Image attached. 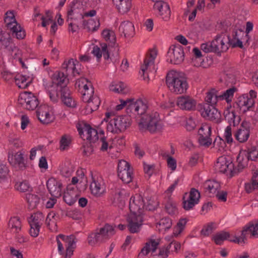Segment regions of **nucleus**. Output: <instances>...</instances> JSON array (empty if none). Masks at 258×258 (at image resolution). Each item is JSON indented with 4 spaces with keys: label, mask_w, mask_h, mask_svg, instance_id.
<instances>
[{
    "label": "nucleus",
    "mask_w": 258,
    "mask_h": 258,
    "mask_svg": "<svg viewBox=\"0 0 258 258\" xmlns=\"http://www.w3.org/2000/svg\"><path fill=\"white\" fill-rule=\"evenodd\" d=\"M126 106L128 114L141 117L139 122L140 128L142 130L147 129L150 133L161 132L164 127V124L157 112H148V105L146 101L141 99H119L115 107L116 111L122 109Z\"/></svg>",
    "instance_id": "f257e3e1"
},
{
    "label": "nucleus",
    "mask_w": 258,
    "mask_h": 258,
    "mask_svg": "<svg viewBox=\"0 0 258 258\" xmlns=\"http://www.w3.org/2000/svg\"><path fill=\"white\" fill-rule=\"evenodd\" d=\"M156 205L153 199H148L144 194H136L131 197L129 202L131 213L127 218V227L131 233H137L140 230L143 222L144 210H153Z\"/></svg>",
    "instance_id": "f03ea898"
},
{
    "label": "nucleus",
    "mask_w": 258,
    "mask_h": 258,
    "mask_svg": "<svg viewBox=\"0 0 258 258\" xmlns=\"http://www.w3.org/2000/svg\"><path fill=\"white\" fill-rule=\"evenodd\" d=\"M100 2V0H88L87 4L84 5L80 2H73L68 9L67 21L79 22L85 17H95L97 14L96 10L88 11L87 9L96 7Z\"/></svg>",
    "instance_id": "7ed1b4c3"
},
{
    "label": "nucleus",
    "mask_w": 258,
    "mask_h": 258,
    "mask_svg": "<svg viewBox=\"0 0 258 258\" xmlns=\"http://www.w3.org/2000/svg\"><path fill=\"white\" fill-rule=\"evenodd\" d=\"M75 85L82 93L83 101L87 103L85 113L90 114L97 110L101 101L97 95L94 94V88L91 82L86 78H81L77 81Z\"/></svg>",
    "instance_id": "20e7f679"
},
{
    "label": "nucleus",
    "mask_w": 258,
    "mask_h": 258,
    "mask_svg": "<svg viewBox=\"0 0 258 258\" xmlns=\"http://www.w3.org/2000/svg\"><path fill=\"white\" fill-rule=\"evenodd\" d=\"M158 51L156 48L150 49L144 59L143 64L139 72L143 79L149 81L150 76H154L158 69L159 60L157 59Z\"/></svg>",
    "instance_id": "39448f33"
},
{
    "label": "nucleus",
    "mask_w": 258,
    "mask_h": 258,
    "mask_svg": "<svg viewBox=\"0 0 258 258\" xmlns=\"http://www.w3.org/2000/svg\"><path fill=\"white\" fill-rule=\"evenodd\" d=\"M57 250L63 258H71L76 248L77 240L73 235L59 234L56 237Z\"/></svg>",
    "instance_id": "423d86ee"
},
{
    "label": "nucleus",
    "mask_w": 258,
    "mask_h": 258,
    "mask_svg": "<svg viewBox=\"0 0 258 258\" xmlns=\"http://www.w3.org/2000/svg\"><path fill=\"white\" fill-rule=\"evenodd\" d=\"M166 84L169 90L176 94L185 93L188 88L185 79L175 71H171L167 74Z\"/></svg>",
    "instance_id": "0eeeda50"
},
{
    "label": "nucleus",
    "mask_w": 258,
    "mask_h": 258,
    "mask_svg": "<svg viewBox=\"0 0 258 258\" xmlns=\"http://www.w3.org/2000/svg\"><path fill=\"white\" fill-rule=\"evenodd\" d=\"M257 93L253 90H250L249 96L244 94L239 96L236 99L234 108L239 113H244L249 110L254 106Z\"/></svg>",
    "instance_id": "6e6552de"
},
{
    "label": "nucleus",
    "mask_w": 258,
    "mask_h": 258,
    "mask_svg": "<svg viewBox=\"0 0 258 258\" xmlns=\"http://www.w3.org/2000/svg\"><path fill=\"white\" fill-rule=\"evenodd\" d=\"M4 21L7 29L11 31L13 36L18 39H23L25 37V31L17 22L14 11L9 10L5 13Z\"/></svg>",
    "instance_id": "1a4fd4ad"
},
{
    "label": "nucleus",
    "mask_w": 258,
    "mask_h": 258,
    "mask_svg": "<svg viewBox=\"0 0 258 258\" xmlns=\"http://www.w3.org/2000/svg\"><path fill=\"white\" fill-rule=\"evenodd\" d=\"M131 124V118L128 115H120L111 119L107 125V131L118 133L124 131Z\"/></svg>",
    "instance_id": "9d476101"
},
{
    "label": "nucleus",
    "mask_w": 258,
    "mask_h": 258,
    "mask_svg": "<svg viewBox=\"0 0 258 258\" xmlns=\"http://www.w3.org/2000/svg\"><path fill=\"white\" fill-rule=\"evenodd\" d=\"M240 235L234 237V239H230L231 242L237 243H244L245 239L248 236L253 238H258V222L256 220L252 221L247 224L243 229L240 231Z\"/></svg>",
    "instance_id": "9b49d317"
},
{
    "label": "nucleus",
    "mask_w": 258,
    "mask_h": 258,
    "mask_svg": "<svg viewBox=\"0 0 258 258\" xmlns=\"http://www.w3.org/2000/svg\"><path fill=\"white\" fill-rule=\"evenodd\" d=\"M18 101L24 108L28 110H35L39 104V101L36 95L32 92L26 91L20 94Z\"/></svg>",
    "instance_id": "f8f14e48"
},
{
    "label": "nucleus",
    "mask_w": 258,
    "mask_h": 258,
    "mask_svg": "<svg viewBox=\"0 0 258 258\" xmlns=\"http://www.w3.org/2000/svg\"><path fill=\"white\" fill-rule=\"evenodd\" d=\"M36 115L38 120L43 124H48L55 119L53 108L47 104L40 105L37 111Z\"/></svg>",
    "instance_id": "ddd939ff"
},
{
    "label": "nucleus",
    "mask_w": 258,
    "mask_h": 258,
    "mask_svg": "<svg viewBox=\"0 0 258 258\" xmlns=\"http://www.w3.org/2000/svg\"><path fill=\"white\" fill-rule=\"evenodd\" d=\"M92 181L90 189L91 194L96 197H101L106 192V184L102 177L95 174L92 176Z\"/></svg>",
    "instance_id": "4468645a"
},
{
    "label": "nucleus",
    "mask_w": 258,
    "mask_h": 258,
    "mask_svg": "<svg viewBox=\"0 0 258 258\" xmlns=\"http://www.w3.org/2000/svg\"><path fill=\"white\" fill-rule=\"evenodd\" d=\"M76 127L79 134L83 140H87L92 142H95L98 140V136L97 131L91 127L84 122L78 123Z\"/></svg>",
    "instance_id": "2eb2a0df"
},
{
    "label": "nucleus",
    "mask_w": 258,
    "mask_h": 258,
    "mask_svg": "<svg viewBox=\"0 0 258 258\" xmlns=\"http://www.w3.org/2000/svg\"><path fill=\"white\" fill-rule=\"evenodd\" d=\"M160 241V238L156 236H151L141 249L138 258H149V254L154 252L157 249Z\"/></svg>",
    "instance_id": "dca6fc26"
},
{
    "label": "nucleus",
    "mask_w": 258,
    "mask_h": 258,
    "mask_svg": "<svg viewBox=\"0 0 258 258\" xmlns=\"http://www.w3.org/2000/svg\"><path fill=\"white\" fill-rule=\"evenodd\" d=\"M118 176L125 183H129L133 179V171L129 163L124 160L119 161L118 164Z\"/></svg>",
    "instance_id": "f3484780"
},
{
    "label": "nucleus",
    "mask_w": 258,
    "mask_h": 258,
    "mask_svg": "<svg viewBox=\"0 0 258 258\" xmlns=\"http://www.w3.org/2000/svg\"><path fill=\"white\" fill-rule=\"evenodd\" d=\"M249 39V35L245 34L241 30H236L231 37H229L228 47L231 45L232 47H243V44H246Z\"/></svg>",
    "instance_id": "a211bd4d"
},
{
    "label": "nucleus",
    "mask_w": 258,
    "mask_h": 258,
    "mask_svg": "<svg viewBox=\"0 0 258 258\" xmlns=\"http://www.w3.org/2000/svg\"><path fill=\"white\" fill-rule=\"evenodd\" d=\"M200 198L199 191L192 188L189 193H186L183 197V208L185 210H190L196 205L198 204Z\"/></svg>",
    "instance_id": "6ab92c4d"
},
{
    "label": "nucleus",
    "mask_w": 258,
    "mask_h": 258,
    "mask_svg": "<svg viewBox=\"0 0 258 258\" xmlns=\"http://www.w3.org/2000/svg\"><path fill=\"white\" fill-rule=\"evenodd\" d=\"M168 57L172 63H181L184 58L183 48L179 45L171 46L168 51Z\"/></svg>",
    "instance_id": "aec40b11"
},
{
    "label": "nucleus",
    "mask_w": 258,
    "mask_h": 258,
    "mask_svg": "<svg viewBox=\"0 0 258 258\" xmlns=\"http://www.w3.org/2000/svg\"><path fill=\"white\" fill-rule=\"evenodd\" d=\"M229 36L222 33L217 35L211 41L216 53H221L227 51L228 49Z\"/></svg>",
    "instance_id": "412c9836"
},
{
    "label": "nucleus",
    "mask_w": 258,
    "mask_h": 258,
    "mask_svg": "<svg viewBox=\"0 0 258 258\" xmlns=\"http://www.w3.org/2000/svg\"><path fill=\"white\" fill-rule=\"evenodd\" d=\"M97 44H92L90 45V48H92L91 53L96 57L97 60L99 61L102 56L104 58L107 60H111L112 58L110 57L109 52L107 49V45L104 43L98 42Z\"/></svg>",
    "instance_id": "4be33fe9"
},
{
    "label": "nucleus",
    "mask_w": 258,
    "mask_h": 258,
    "mask_svg": "<svg viewBox=\"0 0 258 258\" xmlns=\"http://www.w3.org/2000/svg\"><path fill=\"white\" fill-rule=\"evenodd\" d=\"M211 134V126L206 123L202 124L198 131L199 143L201 146H209L212 144Z\"/></svg>",
    "instance_id": "5701e85b"
},
{
    "label": "nucleus",
    "mask_w": 258,
    "mask_h": 258,
    "mask_svg": "<svg viewBox=\"0 0 258 258\" xmlns=\"http://www.w3.org/2000/svg\"><path fill=\"white\" fill-rule=\"evenodd\" d=\"M197 104V101L189 96H179L176 100L177 106L183 110H194L196 109Z\"/></svg>",
    "instance_id": "b1692460"
},
{
    "label": "nucleus",
    "mask_w": 258,
    "mask_h": 258,
    "mask_svg": "<svg viewBox=\"0 0 258 258\" xmlns=\"http://www.w3.org/2000/svg\"><path fill=\"white\" fill-rule=\"evenodd\" d=\"M155 2L154 10L164 21H168L170 17V10L169 5L162 0H152Z\"/></svg>",
    "instance_id": "393cba45"
},
{
    "label": "nucleus",
    "mask_w": 258,
    "mask_h": 258,
    "mask_svg": "<svg viewBox=\"0 0 258 258\" xmlns=\"http://www.w3.org/2000/svg\"><path fill=\"white\" fill-rule=\"evenodd\" d=\"M200 111L202 116L206 119L216 121L220 119V113L214 106L205 104Z\"/></svg>",
    "instance_id": "a878e982"
},
{
    "label": "nucleus",
    "mask_w": 258,
    "mask_h": 258,
    "mask_svg": "<svg viewBox=\"0 0 258 258\" xmlns=\"http://www.w3.org/2000/svg\"><path fill=\"white\" fill-rule=\"evenodd\" d=\"M63 69L66 70L68 75L75 77L80 74L81 64L76 59L71 58L65 61L62 64Z\"/></svg>",
    "instance_id": "bb28decb"
},
{
    "label": "nucleus",
    "mask_w": 258,
    "mask_h": 258,
    "mask_svg": "<svg viewBox=\"0 0 258 258\" xmlns=\"http://www.w3.org/2000/svg\"><path fill=\"white\" fill-rule=\"evenodd\" d=\"M249 123L246 121H243L242 122L239 127L235 132L234 137L239 142L244 143L249 138Z\"/></svg>",
    "instance_id": "cd10ccee"
},
{
    "label": "nucleus",
    "mask_w": 258,
    "mask_h": 258,
    "mask_svg": "<svg viewBox=\"0 0 258 258\" xmlns=\"http://www.w3.org/2000/svg\"><path fill=\"white\" fill-rule=\"evenodd\" d=\"M234 169V165L230 160L224 156L218 158L215 164V169L221 173L231 172Z\"/></svg>",
    "instance_id": "c85d7f7f"
},
{
    "label": "nucleus",
    "mask_w": 258,
    "mask_h": 258,
    "mask_svg": "<svg viewBox=\"0 0 258 258\" xmlns=\"http://www.w3.org/2000/svg\"><path fill=\"white\" fill-rule=\"evenodd\" d=\"M46 185L49 192L53 197L58 198L61 196L62 183L60 180L51 177L47 180Z\"/></svg>",
    "instance_id": "c756f323"
},
{
    "label": "nucleus",
    "mask_w": 258,
    "mask_h": 258,
    "mask_svg": "<svg viewBox=\"0 0 258 258\" xmlns=\"http://www.w3.org/2000/svg\"><path fill=\"white\" fill-rule=\"evenodd\" d=\"M8 160L9 163L14 166H18L20 168L25 167L24 152L18 151L17 152L10 151L8 154Z\"/></svg>",
    "instance_id": "7c9ffc66"
},
{
    "label": "nucleus",
    "mask_w": 258,
    "mask_h": 258,
    "mask_svg": "<svg viewBox=\"0 0 258 258\" xmlns=\"http://www.w3.org/2000/svg\"><path fill=\"white\" fill-rule=\"evenodd\" d=\"M118 12L121 14H125L130 11L132 8V0H112Z\"/></svg>",
    "instance_id": "2f4dec72"
},
{
    "label": "nucleus",
    "mask_w": 258,
    "mask_h": 258,
    "mask_svg": "<svg viewBox=\"0 0 258 258\" xmlns=\"http://www.w3.org/2000/svg\"><path fill=\"white\" fill-rule=\"evenodd\" d=\"M100 26V21L97 18H91L88 20L84 19L82 21L83 28L89 32H94L97 31Z\"/></svg>",
    "instance_id": "473e14b6"
},
{
    "label": "nucleus",
    "mask_w": 258,
    "mask_h": 258,
    "mask_svg": "<svg viewBox=\"0 0 258 258\" xmlns=\"http://www.w3.org/2000/svg\"><path fill=\"white\" fill-rule=\"evenodd\" d=\"M102 36L103 38L109 42L110 46L114 47L116 50V56H118V45L116 43V38L114 32L111 30L105 29L102 32Z\"/></svg>",
    "instance_id": "72a5a7b5"
},
{
    "label": "nucleus",
    "mask_w": 258,
    "mask_h": 258,
    "mask_svg": "<svg viewBox=\"0 0 258 258\" xmlns=\"http://www.w3.org/2000/svg\"><path fill=\"white\" fill-rule=\"evenodd\" d=\"M119 30L125 37H132L135 34L134 26L129 21L122 22L119 26Z\"/></svg>",
    "instance_id": "f704fd0d"
},
{
    "label": "nucleus",
    "mask_w": 258,
    "mask_h": 258,
    "mask_svg": "<svg viewBox=\"0 0 258 258\" xmlns=\"http://www.w3.org/2000/svg\"><path fill=\"white\" fill-rule=\"evenodd\" d=\"M204 187L206 192L210 194V196H214V195L219 191L220 188V184L219 182L215 180H209L206 181L204 184Z\"/></svg>",
    "instance_id": "c9c22d12"
},
{
    "label": "nucleus",
    "mask_w": 258,
    "mask_h": 258,
    "mask_svg": "<svg viewBox=\"0 0 258 258\" xmlns=\"http://www.w3.org/2000/svg\"><path fill=\"white\" fill-rule=\"evenodd\" d=\"M61 100L68 107L75 108L77 106L76 101L72 97L68 88H64L61 90Z\"/></svg>",
    "instance_id": "e433bc0d"
},
{
    "label": "nucleus",
    "mask_w": 258,
    "mask_h": 258,
    "mask_svg": "<svg viewBox=\"0 0 258 258\" xmlns=\"http://www.w3.org/2000/svg\"><path fill=\"white\" fill-rule=\"evenodd\" d=\"M15 82L19 88L25 89L30 85L31 79L28 76L18 74L15 77Z\"/></svg>",
    "instance_id": "4c0bfd02"
},
{
    "label": "nucleus",
    "mask_w": 258,
    "mask_h": 258,
    "mask_svg": "<svg viewBox=\"0 0 258 258\" xmlns=\"http://www.w3.org/2000/svg\"><path fill=\"white\" fill-rule=\"evenodd\" d=\"M110 91L115 93L125 94L128 91L126 85L120 81H114L109 86Z\"/></svg>",
    "instance_id": "58836bf2"
},
{
    "label": "nucleus",
    "mask_w": 258,
    "mask_h": 258,
    "mask_svg": "<svg viewBox=\"0 0 258 258\" xmlns=\"http://www.w3.org/2000/svg\"><path fill=\"white\" fill-rule=\"evenodd\" d=\"M224 114L226 119H227L230 123H232L233 125H236L239 121V116L236 115L235 112L232 108L231 105L228 107L224 111Z\"/></svg>",
    "instance_id": "ea45409f"
},
{
    "label": "nucleus",
    "mask_w": 258,
    "mask_h": 258,
    "mask_svg": "<svg viewBox=\"0 0 258 258\" xmlns=\"http://www.w3.org/2000/svg\"><path fill=\"white\" fill-rule=\"evenodd\" d=\"M220 95L218 94L216 90L212 89L207 93L205 101L210 105L214 106L217 104L220 100Z\"/></svg>",
    "instance_id": "a19ab883"
},
{
    "label": "nucleus",
    "mask_w": 258,
    "mask_h": 258,
    "mask_svg": "<svg viewBox=\"0 0 258 258\" xmlns=\"http://www.w3.org/2000/svg\"><path fill=\"white\" fill-rule=\"evenodd\" d=\"M236 235H230V234L225 231H221L216 234L213 237V239L217 244L220 245L225 240H230V239H234Z\"/></svg>",
    "instance_id": "79ce46f5"
},
{
    "label": "nucleus",
    "mask_w": 258,
    "mask_h": 258,
    "mask_svg": "<svg viewBox=\"0 0 258 258\" xmlns=\"http://www.w3.org/2000/svg\"><path fill=\"white\" fill-rule=\"evenodd\" d=\"M188 221L187 218H181L177 222L176 225L174 227L172 234L174 237H178L184 231L186 223Z\"/></svg>",
    "instance_id": "37998d69"
},
{
    "label": "nucleus",
    "mask_w": 258,
    "mask_h": 258,
    "mask_svg": "<svg viewBox=\"0 0 258 258\" xmlns=\"http://www.w3.org/2000/svg\"><path fill=\"white\" fill-rule=\"evenodd\" d=\"M103 241L108 239L110 237L114 234L113 227L108 224L105 225L101 228L98 232Z\"/></svg>",
    "instance_id": "c03bdc74"
},
{
    "label": "nucleus",
    "mask_w": 258,
    "mask_h": 258,
    "mask_svg": "<svg viewBox=\"0 0 258 258\" xmlns=\"http://www.w3.org/2000/svg\"><path fill=\"white\" fill-rule=\"evenodd\" d=\"M238 73L233 70L227 71L224 77L225 83L227 85L235 84L237 79Z\"/></svg>",
    "instance_id": "a18cd8bd"
},
{
    "label": "nucleus",
    "mask_w": 258,
    "mask_h": 258,
    "mask_svg": "<svg viewBox=\"0 0 258 258\" xmlns=\"http://www.w3.org/2000/svg\"><path fill=\"white\" fill-rule=\"evenodd\" d=\"M67 81V76L62 72H56L53 75L52 82L54 85L62 87L66 85Z\"/></svg>",
    "instance_id": "49530a36"
},
{
    "label": "nucleus",
    "mask_w": 258,
    "mask_h": 258,
    "mask_svg": "<svg viewBox=\"0 0 258 258\" xmlns=\"http://www.w3.org/2000/svg\"><path fill=\"white\" fill-rule=\"evenodd\" d=\"M87 182L86 178L85 176L83 170H78L76 172V175L72 179V183L73 184L78 183L81 186H83L82 189H85V185Z\"/></svg>",
    "instance_id": "de8ad7c7"
},
{
    "label": "nucleus",
    "mask_w": 258,
    "mask_h": 258,
    "mask_svg": "<svg viewBox=\"0 0 258 258\" xmlns=\"http://www.w3.org/2000/svg\"><path fill=\"white\" fill-rule=\"evenodd\" d=\"M21 227L20 219L18 217L11 218L8 224V229L11 232L15 233L18 232Z\"/></svg>",
    "instance_id": "09e8293b"
},
{
    "label": "nucleus",
    "mask_w": 258,
    "mask_h": 258,
    "mask_svg": "<svg viewBox=\"0 0 258 258\" xmlns=\"http://www.w3.org/2000/svg\"><path fill=\"white\" fill-rule=\"evenodd\" d=\"M12 55L14 57V59L18 61L22 68H27V67L24 61V60L26 59V57L23 53L21 50L19 49L16 47H14L12 50Z\"/></svg>",
    "instance_id": "8fccbe9b"
},
{
    "label": "nucleus",
    "mask_w": 258,
    "mask_h": 258,
    "mask_svg": "<svg viewBox=\"0 0 258 258\" xmlns=\"http://www.w3.org/2000/svg\"><path fill=\"white\" fill-rule=\"evenodd\" d=\"M172 226L171 220L167 217L161 219L157 224V228L162 232H164L169 229Z\"/></svg>",
    "instance_id": "3c124183"
},
{
    "label": "nucleus",
    "mask_w": 258,
    "mask_h": 258,
    "mask_svg": "<svg viewBox=\"0 0 258 258\" xmlns=\"http://www.w3.org/2000/svg\"><path fill=\"white\" fill-rule=\"evenodd\" d=\"M237 91L235 87H233L223 92L222 94H220L219 97L220 100H225L227 103H230L232 102L234 93Z\"/></svg>",
    "instance_id": "603ef678"
},
{
    "label": "nucleus",
    "mask_w": 258,
    "mask_h": 258,
    "mask_svg": "<svg viewBox=\"0 0 258 258\" xmlns=\"http://www.w3.org/2000/svg\"><path fill=\"white\" fill-rule=\"evenodd\" d=\"M46 223L51 231L53 232L57 231L56 218L54 213H50L48 214L46 219Z\"/></svg>",
    "instance_id": "864d4df0"
},
{
    "label": "nucleus",
    "mask_w": 258,
    "mask_h": 258,
    "mask_svg": "<svg viewBox=\"0 0 258 258\" xmlns=\"http://www.w3.org/2000/svg\"><path fill=\"white\" fill-rule=\"evenodd\" d=\"M44 216L41 212H38L32 214L28 219L29 224H35L41 226L44 220Z\"/></svg>",
    "instance_id": "5fc2aeb1"
},
{
    "label": "nucleus",
    "mask_w": 258,
    "mask_h": 258,
    "mask_svg": "<svg viewBox=\"0 0 258 258\" xmlns=\"http://www.w3.org/2000/svg\"><path fill=\"white\" fill-rule=\"evenodd\" d=\"M26 198L30 209H33L37 207L40 202V199L37 196L28 194L26 195Z\"/></svg>",
    "instance_id": "6e6d98bb"
},
{
    "label": "nucleus",
    "mask_w": 258,
    "mask_h": 258,
    "mask_svg": "<svg viewBox=\"0 0 258 258\" xmlns=\"http://www.w3.org/2000/svg\"><path fill=\"white\" fill-rule=\"evenodd\" d=\"M127 197L128 194L127 192L124 189H121L115 194L114 202L116 204L122 205Z\"/></svg>",
    "instance_id": "4d7b16f0"
},
{
    "label": "nucleus",
    "mask_w": 258,
    "mask_h": 258,
    "mask_svg": "<svg viewBox=\"0 0 258 258\" xmlns=\"http://www.w3.org/2000/svg\"><path fill=\"white\" fill-rule=\"evenodd\" d=\"M9 173L8 166L4 162L0 161V182H5L8 179Z\"/></svg>",
    "instance_id": "13d9d810"
},
{
    "label": "nucleus",
    "mask_w": 258,
    "mask_h": 258,
    "mask_svg": "<svg viewBox=\"0 0 258 258\" xmlns=\"http://www.w3.org/2000/svg\"><path fill=\"white\" fill-rule=\"evenodd\" d=\"M103 241L98 232L91 233L89 234L87 238V242L91 246H95L98 243Z\"/></svg>",
    "instance_id": "bf43d9fd"
},
{
    "label": "nucleus",
    "mask_w": 258,
    "mask_h": 258,
    "mask_svg": "<svg viewBox=\"0 0 258 258\" xmlns=\"http://www.w3.org/2000/svg\"><path fill=\"white\" fill-rule=\"evenodd\" d=\"M15 188L17 190L25 192L31 188L29 183L27 181H18L15 185Z\"/></svg>",
    "instance_id": "052dcab7"
},
{
    "label": "nucleus",
    "mask_w": 258,
    "mask_h": 258,
    "mask_svg": "<svg viewBox=\"0 0 258 258\" xmlns=\"http://www.w3.org/2000/svg\"><path fill=\"white\" fill-rule=\"evenodd\" d=\"M41 20H42V26L43 27H47L53 22L52 13L49 11H46L45 15L41 17Z\"/></svg>",
    "instance_id": "680f3d73"
},
{
    "label": "nucleus",
    "mask_w": 258,
    "mask_h": 258,
    "mask_svg": "<svg viewBox=\"0 0 258 258\" xmlns=\"http://www.w3.org/2000/svg\"><path fill=\"white\" fill-rule=\"evenodd\" d=\"M217 227V225L214 223H209L204 226L201 230V233L204 236H208L212 233L213 230Z\"/></svg>",
    "instance_id": "e2e57ef3"
},
{
    "label": "nucleus",
    "mask_w": 258,
    "mask_h": 258,
    "mask_svg": "<svg viewBox=\"0 0 258 258\" xmlns=\"http://www.w3.org/2000/svg\"><path fill=\"white\" fill-rule=\"evenodd\" d=\"M71 143V138L69 136L64 135L60 140V149L63 151L67 150Z\"/></svg>",
    "instance_id": "0e129e2a"
},
{
    "label": "nucleus",
    "mask_w": 258,
    "mask_h": 258,
    "mask_svg": "<svg viewBox=\"0 0 258 258\" xmlns=\"http://www.w3.org/2000/svg\"><path fill=\"white\" fill-rule=\"evenodd\" d=\"M167 212L170 215H174L177 212L176 204L175 203L169 201L165 206Z\"/></svg>",
    "instance_id": "69168bd1"
},
{
    "label": "nucleus",
    "mask_w": 258,
    "mask_h": 258,
    "mask_svg": "<svg viewBox=\"0 0 258 258\" xmlns=\"http://www.w3.org/2000/svg\"><path fill=\"white\" fill-rule=\"evenodd\" d=\"M166 247L168 248L170 254L176 253L180 249L181 244L178 242L173 241L171 242Z\"/></svg>",
    "instance_id": "338daca9"
},
{
    "label": "nucleus",
    "mask_w": 258,
    "mask_h": 258,
    "mask_svg": "<svg viewBox=\"0 0 258 258\" xmlns=\"http://www.w3.org/2000/svg\"><path fill=\"white\" fill-rule=\"evenodd\" d=\"M163 156L166 158L168 167L172 171L175 170L177 165L176 160L165 153Z\"/></svg>",
    "instance_id": "774afa93"
}]
</instances>
